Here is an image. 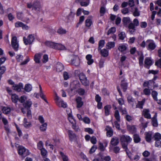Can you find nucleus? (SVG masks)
Here are the masks:
<instances>
[{
    "mask_svg": "<svg viewBox=\"0 0 161 161\" xmlns=\"http://www.w3.org/2000/svg\"><path fill=\"white\" fill-rule=\"evenodd\" d=\"M150 113V110L149 109H144L142 111V115L145 118L150 119L151 118V115Z\"/></svg>",
    "mask_w": 161,
    "mask_h": 161,
    "instance_id": "obj_9",
    "label": "nucleus"
},
{
    "mask_svg": "<svg viewBox=\"0 0 161 161\" xmlns=\"http://www.w3.org/2000/svg\"><path fill=\"white\" fill-rule=\"evenodd\" d=\"M120 140L121 142H126L128 143L131 141L132 139L128 136L123 135L121 137Z\"/></svg>",
    "mask_w": 161,
    "mask_h": 161,
    "instance_id": "obj_10",
    "label": "nucleus"
},
{
    "mask_svg": "<svg viewBox=\"0 0 161 161\" xmlns=\"http://www.w3.org/2000/svg\"><path fill=\"white\" fill-rule=\"evenodd\" d=\"M73 58L71 59V63L72 64L75 66H78L79 65L80 62L79 57L76 56H73Z\"/></svg>",
    "mask_w": 161,
    "mask_h": 161,
    "instance_id": "obj_7",
    "label": "nucleus"
},
{
    "mask_svg": "<svg viewBox=\"0 0 161 161\" xmlns=\"http://www.w3.org/2000/svg\"><path fill=\"white\" fill-rule=\"evenodd\" d=\"M35 40V38L34 36L32 34L29 35L26 38L25 37H23V41L25 45L31 44Z\"/></svg>",
    "mask_w": 161,
    "mask_h": 161,
    "instance_id": "obj_2",
    "label": "nucleus"
},
{
    "mask_svg": "<svg viewBox=\"0 0 161 161\" xmlns=\"http://www.w3.org/2000/svg\"><path fill=\"white\" fill-rule=\"evenodd\" d=\"M121 145L122 148L125 149V151L128 149L127 143H126L125 142H121Z\"/></svg>",
    "mask_w": 161,
    "mask_h": 161,
    "instance_id": "obj_51",
    "label": "nucleus"
},
{
    "mask_svg": "<svg viewBox=\"0 0 161 161\" xmlns=\"http://www.w3.org/2000/svg\"><path fill=\"white\" fill-rule=\"evenodd\" d=\"M32 104V103L31 101L27 100L25 101L23 104V106L26 109H29Z\"/></svg>",
    "mask_w": 161,
    "mask_h": 161,
    "instance_id": "obj_18",
    "label": "nucleus"
},
{
    "mask_svg": "<svg viewBox=\"0 0 161 161\" xmlns=\"http://www.w3.org/2000/svg\"><path fill=\"white\" fill-rule=\"evenodd\" d=\"M76 101L77 104V107L80 108L83 105V103L81 101V99L80 97H78L76 99Z\"/></svg>",
    "mask_w": 161,
    "mask_h": 161,
    "instance_id": "obj_34",
    "label": "nucleus"
},
{
    "mask_svg": "<svg viewBox=\"0 0 161 161\" xmlns=\"http://www.w3.org/2000/svg\"><path fill=\"white\" fill-rule=\"evenodd\" d=\"M125 36V33L124 32H122L119 34V38L121 40H123Z\"/></svg>",
    "mask_w": 161,
    "mask_h": 161,
    "instance_id": "obj_53",
    "label": "nucleus"
},
{
    "mask_svg": "<svg viewBox=\"0 0 161 161\" xmlns=\"http://www.w3.org/2000/svg\"><path fill=\"white\" fill-rule=\"evenodd\" d=\"M76 1L80 2L82 6H87L89 3V0H76Z\"/></svg>",
    "mask_w": 161,
    "mask_h": 161,
    "instance_id": "obj_19",
    "label": "nucleus"
},
{
    "mask_svg": "<svg viewBox=\"0 0 161 161\" xmlns=\"http://www.w3.org/2000/svg\"><path fill=\"white\" fill-rule=\"evenodd\" d=\"M32 8L36 11H39L41 8V5L40 2L38 1H35L33 4Z\"/></svg>",
    "mask_w": 161,
    "mask_h": 161,
    "instance_id": "obj_6",
    "label": "nucleus"
},
{
    "mask_svg": "<svg viewBox=\"0 0 161 161\" xmlns=\"http://www.w3.org/2000/svg\"><path fill=\"white\" fill-rule=\"evenodd\" d=\"M45 44L48 47L54 49L55 48L56 43L48 41L45 42Z\"/></svg>",
    "mask_w": 161,
    "mask_h": 161,
    "instance_id": "obj_23",
    "label": "nucleus"
},
{
    "mask_svg": "<svg viewBox=\"0 0 161 161\" xmlns=\"http://www.w3.org/2000/svg\"><path fill=\"white\" fill-rule=\"evenodd\" d=\"M15 25L16 27H22L23 29L26 30L28 29V26L24 25L22 22H17L15 24Z\"/></svg>",
    "mask_w": 161,
    "mask_h": 161,
    "instance_id": "obj_16",
    "label": "nucleus"
},
{
    "mask_svg": "<svg viewBox=\"0 0 161 161\" xmlns=\"http://www.w3.org/2000/svg\"><path fill=\"white\" fill-rule=\"evenodd\" d=\"M155 65L158 67L161 68V58L156 61Z\"/></svg>",
    "mask_w": 161,
    "mask_h": 161,
    "instance_id": "obj_61",
    "label": "nucleus"
},
{
    "mask_svg": "<svg viewBox=\"0 0 161 161\" xmlns=\"http://www.w3.org/2000/svg\"><path fill=\"white\" fill-rule=\"evenodd\" d=\"M68 134L70 140L71 141H73L75 138V135L73 133L72 131L69 130L68 131Z\"/></svg>",
    "mask_w": 161,
    "mask_h": 161,
    "instance_id": "obj_22",
    "label": "nucleus"
},
{
    "mask_svg": "<svg viewBox=\"0 0 161 161\" xmlns=\"http://www.w3.org/2000/svg\"><path fill=\"white\" fill-rule=\"evenodd\" d=\"M56 71L58 72H60L64 69V67L61 63L58 62L56 64Z\"/></svg>",
    "mask_w": 161,
    "mask_h": 161,
    "instance_id": "obj_13",
    "label": "nucleus"
},
{
    "mask_svg": "<svg viewBox=\"0 0 161 161\" xmlns=\"http://www.w3.org/2000/svg\"><path fill=\"white\" fill-rule=\"evenodd\" d=\"M47 124L46 123H43L40 127V129L42 131L46 130L47 127Z\"/></svg>",
    "mask_w": 161,
    "mask_h": 161,
    "instance_id": "obj_52",
    "label": "nucleus"
},
{
    "mask_svg": "<svg viewBox=\"0 0 161 161\" xmlns=\"http://www.w3.org/2000/svg\"><path fill=\"white\" fill-rule=\"evenodd\" d=\"M86 58L87 60V64L88 65H91L94 62L93 60L92 59V56L90 54H88L86 56Z\"/></svg>",
    "mask_w": 161,
    "mask_h": 161,
    "instance_id": "obj_25",
    "label": "nucleus"
},
{
    "mask_svg": "<svg viewBox=\"0 0 161 161\" xmlns=\"http://www.w3.org/2000/svg\"><path fill=\"white\" fill-rule=\"evenodd\" d=\"M105 43V41L103 40H101L99 41L98 43V51L100 50L101 48L103 47Z\"/></svg>",
    "mask_w": 161,
    "mask_h": 161,
    "instance_id": "obj_39",
    "label": "nucleus"
},
{
    "mask_svg": "<svg viewBox=\"0 0 161 161\" xmlns=\"http://www.w3.org/2000/svg\"><path fill=\"white\" fill-rule=\"evenodd\" d=\"M158 93L155 91H153L152 93V96L154 99L156 101H158L157 96L158 95Z\"/></svg>",
    "mask_w": 161,
    "mask_h": 161,
    "instance_id": "obj_48",
    "label": "nucleus"
},
{
    "mask_svg": "<svg viewBox=\"0 0 161 161\" xmlns=\"http://www.w3.org/2000/svg\"><path fill=\"white\" fill-rule=\"evenodd\" d=\"M116 31V28L114 27H111L109 29L107 32V35H109L110 34H113Z\"/></svg>",
    "mask_w": 161,
    "mask_h": 161,
    "instance_id": "obj_47",
    "label": "nucleus"
},
{
    "mask_svg": "<svg viewBox=\"0 0 161 161\" xmlns=\"http://www.w3.org/2000/svg\"><path fill=\"white\" fill-rule=\"evenodd\" d=\"M134 140L135 143H138L139 142L140 139L139 136L137 135H135L134 136Z\"/></svg>",
    "mask_w": 161,
    "mask_h": 161,
    "instance_id": "obj_54",
    "label": "nucleus"
},
{
    "mask_svg": "<svg viewBox=\"0 0 161 161\" xmlns=\"http://www.w3.org/2000/svg\"><path fill=\"white\" fill-rule=\"evenodd\" d=\"M2 111L3 113L5 114H8L11 111V109L7 107H4L2 108Z\"/></svg>",
    "mask_w": 161,
    "mask_h": 161,
    "instance_id": "obj_38",
    "label": "nucleus"
},
{
    "mask_svg": "<svg viewBox=\"0 0 161 161\" xmlns=\"http://www.w3.org/2000/svg\"><path fill=\"white\" fill-rule=\"evenodd\" d=\"M146 43L148 45L147 49L148 50H153L156 47V45L152 40H147L146 41Z\"/></svg>",
    "mask_w": 161,
    "mask_h": 161,
    "instance_id": "obj_5",
    "label": "nucleus"
},
{
    "mask_svg": "<svg viewBox=\"0 0 161 161\" xmlns=\"http://www.w3.org/2000/svg\"><path fill=\"white\" fill-rule=\"evenodd\" d=\"M152 133L151 132H149L146 133L145 138L147 142H150L152 139Z\"/></svg>",
    "mask_w": 161,
    "mask_h": 161,
    "instance_id": "obj_30",
    "label": "nucleus"
},
{
    "mask_svg": "<svg viewBox=\"0 0 161 161\" xmlns=\"http://www.w3.org/2000/svg\"><path fill=\"white\" fill-rule=\"evenodd\" d=\"M119 142V138L117 137H114L112 138L110 144L113 146H115L118 145Z\"/></svg>",
    "mask_w": 161,
    "mask_h": 161,
    "instance_id": "obj_12",
    "label": "nucleus"
},
{
    "mask_svg": "<svg viewBox=\"0 0 161 161\" xmlns=\"http://www.w3.org/2000/svg\"><path fill=\"white\" fill-rule=\"evenodd\" d=\"M133 24V26L134 27L137 26L139 25V22L138 20L137 19H135L133 20V22H131Z\"/></svg>",
    "mask_w": 161,
    "mask_h": 161,
    "instance_id": "obj_55",
    "label": "nucleus"
},
{
    "mask_svg": "<svg viewBox=\"0 0 161 161\" xmlns=\"http://www.w3.org/2000/svg\"><path fill=\"white\" fill-rule=\"evenodd\" d=\"M121 88L123 89L124 91H125L127 87L128 84L126 82H125V79H124L121 80Z\"/></svg>",
    "mask_w": 161,
    "mask_h": 161,
    "instance_id": "obj_27",
    "label": "nucleus"
},
{
    "mask_svg": "<svg viewBox=\"0 0 161 161\" xmlns=\"http://www.w3.org/2000/svg\"><path fill=\"white\" fill-rule=\"evenodd\" d=\"M127 101L128 103L132 106V107H133L134 106V104L136 103L134 98L130 95L128 96L127 97Z\"/></svg>",
    "mask_w": 161,
    "mask_h": 161,
    "instance_id": "obj_14",
    "label": "nucleus"
},
{
    "mask_svg": "<svg viewBox=\"0 0 161 161\" xmlns=\"http://www.w3.org/2000/svg\"><path fill=\"white\" fill-rule=\"evenodd\" d=\"M127 129L131 132H135L136 131V128L134 125H128L127 126Z\"/></svg>",
    "mask_w": 161,
    "mask_h": 161,
    "instance_id": "obj_36",
    "label": "nucleus"
},
{
    "mask_svg": "<svg viewBox=\"0 0 161 161\" xmlns=\"http://www.w3.org/2000/svg\"><path fill=\"white\" fill-rule=\"evenodd\" d=\"M145 101V99H144L142 101H138V103L136 105V108L142 109L143 108V106L144 104Z\"/></svg>",
    "mask_w": 161,
    "mask_h": 161,
    "instance_id": "obj_26",
    "label": "nucleus"
},
{
    "mask_svg": "<svg viewBox=\"0 0 161 161\" xmlns=\"http://www.w3.org/2000/svg\"><path fill=\"white\" fill-rule=\"evenodd\" d=\"M144 59V57L142 55H141L139 59V64L140 66L142 65L143 64V60Z\"/></svg>",
    "mask_w": 161,
    "mask_h": 161,
    "instance_id": "obj_63",
    "label": "nucleus"
},
{
    "mask_svg": "<svg viewBox=\"0 0 161 161\" xmlns=\"http://www.w3.org/2000/svg\"><path fill=\"white\" fill-rule=\"evenodd\" d=\"M42 55V54L40 53H37L35 54L34 57V60L36 63H40V59L41 58Z\"/></svg>",
    "mask_w": 161,
    "mask_h": 161,
    "instance_id": "obj_21",
    "label": "nucleus"
},
{
    "mask_svg": "<svg viewBox=\"0 0 161 161\" xmlns=\"http://www.w3.org/2000/svg\"><path fill=\"white\" fill-rule=\"evenodd\" d=\"M24 88L26 92H29L31 90L32 86L31 85L28 84L25 85Z\"/></svg>",
    "mask_w": 161,
    "mask_h": 161,
    "instance_id": "obj_40",
    "label": "nucleus"
},
{
    "mask_svg": "<svg viewBox=\"0 0 161 161\" xmlns=\"http://www.w3.org/2000/svg\"><path fill=\"white\" fill-rule=\"evenodd\" d=\"M111 107L108 105L105 106L104 108L105 113L106 115H108L109 114V109Z\"/></svg>",
    "mask_w": 161,
    "mask_h": 161,
    "instance_id": "obj_45",
    "label": "nucleus"
},
{
    "mask_svg": "<svg viewBox=\"0 0 161 161\" xmlns=\"http://www.w3.org/2000/svg\"><path fill=\"white\" fill-rule=\"evenodd\" d=\"M59 154L63 161H68V157L62 152H59Z\"/></svg>",
    "mask_w": 161,
    "mask_h": 161,
    "instance_id": "obj_33",
    "label": "nucleus"
},
{
    "mask_svg": "<svg viewBox=\"0 0 161 161\" xmlns=\"http://www.w3.org/2000/svg\"><path fill=\"white\" fill-rule=\"evenodd\" d=\"M66 32L65 30L62 28L59 29L57 31V32L59 34H65L66 33Z\"/></svg>",
    "mask_w": 161,
    "mask_h": 161,
    "instance_id": "obj_50",
    "label": "nucleus"
},
{
    "mask_svg": "<svg viewBox=\"0 0 161 161\" xmlns=\"http://www.w3.org/2000/svg\"><path fill=\"white\" fill-rule=\"evenodd\" d=\"M68 119L70 122L72 124V128H75V125L76 124V121L75 119L73 118V117L72 116H69Z\"/></svg>",
    "mask_w": 161,
    "mask_h": 161,
    "instance_id": "obj_28",
    "label": "nucleus"
},
{
    "mask_svg": "<svg viewBox=\"0 0 161 161\" xmlns=\"http://www.w3.org/2000/svg\"><path fill=\"white\" fill-rule=\"evenodd\" d=\"M105 61L104 59L103 58H101L100 59L99 63L98 65L100 68H103L104 66V63Z\"/></svg>",
    "mask_w": 161,
    "mask_h": 161,
    "instance_id": "obj_44",
    "label": "nucleus"
},
{
    "mask_svg": "<svg viewBox=\"0 0 161 161\" xmlns=\"http://www.w3.org/2000/svg\"><path fill=\"white\" fill-rule=\"evenodd\" d=\"M57 105L59 107H61L63 108H65L67 106V104L66 103L64 102L62 100H60L59 102H57Z\"/></svg>",
    "mask_w": 161,
    "mask_h": 161,
    "instance_id": "obj_24",
    "label": "nucleus"
},
{
    "mask_svg": "<svg viewBox=\"0 0 161 161\" xmlns=\"http://www.w3.org/2000/svg\"><path fill=\"white\" fill-rule=\"evenodd\" d=\"M119 109L121 113H122V114H127V112L125 107L123 108L122 107L119 106Z\"/></svg>",
    "mask_w": 161,
    "mask_h": 161,
    "instance_id": "obj_41",
    "label": "nucleus"
},
{
    "mask_svg": "<svg viewBox=\"0 0 161 161\" xmlns=\"http://www.w3.org/2000/svg\"><path fill=\"white\" fill-rule=\"evenodd\" d=\"M100 50V53L102 56L106 57L108 56V51L106 49L104 48Z\"/></svg>",
    "mask_w": 161,
    "mask_h": 161,
    "instance_id": "obj_20",
    "label": "nucleus"
},
{
    "mask_svg": "<svg viewBox=\"0 0 161 161\" xmlns=\"http://www.w3.org/2000/svg\"><path fill=\"white\" fill-rule=\"evenodd\" d=\"M128 28L130 33L131 34H133L136 31L135 27L133 26V24L132 23H130L128 25Z\"/></svg>",
    "mask_w": 161,
    "mask_h": 161,
    "instance_id": "obj_15",
    "label": "nucleus"
},
{
    "mask_svg": "<svg viewBox=\"0 0 161 161\" xmlns=\"http://www.w3.org/2000/svg\"><path fill=\"white\" fill-rule=\"evenodd\" d=\"M48 55L47 54H44L42 58V62L43 63H46L48 60Z\"/></svg>",
    "mask_w": 161,
    "mask_h": 161,
    "instance_id": "obj_60",
    "label": "nucleus"
},
{
    "mask_svg": "<svg viewBox=\"0 0 161 161\" xmlns=\"http://www.w3.org/2000/svg\"><path fill=\"white\" fill-rule=\"evenodd\" d=\"M157 114L156 113L152 119V125L154 127H157L158 125L157 120Z\"/></svg>",
    "mask_w": 161,
    "mask_h": 161,
    "instance_id": "obj_17",
    "label": "nucleus"
},
{
    "mask_svg": "<svg viewBox=\"0 0 161 161\" xmlns=\"http://www.w3.org/2000/svg\"><path fill=\"white\" fill-rule=\"evenodd\" d=\"M153 61L150 57H146L145 58L144 61V67L149 69L150 67L153 64Z\"/></svg>",
    "mask_w": 161,
    "mask_h": 161,
    "instance_id": "obj_4",
    "label": "nucleus"
},
{
    "mask_svg": "<svg viewBox=\"0 0 161 161\" xmlns=\"http://www.w3.org/2000/svg\"><path fill=\"white\" fill-rule=\"evenodd\" d=\"M63 76L64 80H67L69 78L70 75L68 72L65 71L64 72Z\"/></svg>",
    "mask_w": 161,
    "mask_h": 161,
    "instance_id": "obj_62",
    "label": "nucleus"
},
{
    "mask_svg": "<svg viewBox=\"0 0 161 161\" xmlns=\"http://www.w3.org/2000/svg\"><path fill=\"white\" fill-rule=\"evenodd\" d=\"M133 15L135 16H138L140 15V12L137 8H135Z\"/></svg>",
    "mask_w": 161,
    "mask_h": 161,
    "instance_id": "obj_58",
    "label": "nucleus"
},
{
    "mask_svg": "<svg viewBox=\"0 0 161 161\" xmlns=\"http://www.w3.org/2000/svg\"><path fill=\"white\" fill-rule=\"evenodd\" d=\"M154 139L156 140H160L161 139V135L158 133H156L154 136Z\"/></svg>",
    "mask_w": 161,
    "mask_h": 161,
    "instance_id": "obj_49",
    "label": "nucleus"
},
{
    "mask_svg": "<svg viewBox=\"0 0 161 161\" xmlns=\"http://www.w3.org/2000/svg\"><path fill=\"white\" fill-rule=\"evenodd\" d=\"M82 84L85 86H88L89 84V80H87V78L81 82Z\"/></svg>",
    "mask_w": 161,
    "mask_h": 161,
    "instance_id": "obj_57",
    "label": "nucleus"
},
{
    "mask_svg": "<svg viewBox=\"0 0 161 161\" xmlns=\"http://www.w3.org/2000/svg\"><path fill=\"white\" fill-rule=\"evenodd\" d=\"M23 85L20 83L18 84H14L13 86V89L18 92H20L23 88Z\"/></svg>",
    "mask_w": 161,
    "mask_h": 161,
    "instance_id": "obj_8",
    "label": "nucleus"
},
{
    "mask_svg": "<svg viewBox=\"0 0 161 161\" xmlns=\"http://www.w3.org/2000/svg\"><path fill=\"white\" fill-rule=\"evenodd\" d=\"M24 125L25 128H28L31 126V124L30 122L27 121L26 118H25L24 119Z\"/></svg>",
    "mask_w": 161,
    "mask_h": 161,
    "instance_id": "obj_32",
    "label": "nucleus"
},
{
    "mask_svg": "<svg viewBox=\"0 0 161 161\" xmlns=\"http://www.w3.org/2000/svg\"><path fill=\"white\" fill-rule=\"evenodd\" d=\"M18 153L19 155L22 156L24 157H25L29 154L28 150L21 146H19Z\"/></svg>",
    "mask_w": 161,
    "mask_h": 161,
    "instance_id": "obj_1",
    "label": "nucleus"
},
{
    "mask_svg": "<svg viewBox=\"0 0 161 161\" xmlns=\"http://www.w3.org/2000/svg\"><path fill=\"white\" fill-rule=\"evenodd\" d=\"M122 22L124 26L125 27L128 26V25L131 23L130 18L129 17H124L122 19Z\"/></svg>",
    "mask_w": 161,
    "mask_h": 161,
    "instance_id": "obj_11",
    "label": "nucleus"
},
{
    "mask_svg": "<svg viewBox=\"0 0 161 161\" xmlns=\"http://www.w3.org/2000/svg\"><path fill=\"white\" fill-rule=\"evenodd\" d=\"M11 45L15 51H18L19 45L16 36H14L12 38Z\"/></svg>",
    "mask_w": 161,
    "mask_h": 161,
    "instance_id": "obj_3",
    "label": "nucleus"
},
{
    "mask_svg": "<svg viewBox=\"0 0 161 161\" xmlns=\"http://www.w3.org/2000/svg\"><path fill=\"white\" fill-rule=\"evenodd\" d=\"M77 91L79 94L80 95H84L85 93L84 90L82 88H80L78 89Z\"/></svg>",
    "mask_w": 161,
    "mask_h": 161,
    "instance_id": "obj_64",
    "label": "nucleus"
},
{
    "mask_svg": "<svg viewBox=\"0 0 161 161\" xmlns=\"http://www.w3.org/2000/svg\"><path fill=\"white\" fill-rule=\"evenodd\" d=\"M79 77L81 82L86 78L85 75L83 73H81L80 74Z\"/></svg>",
    "mask_w": 161,
    "mask_h": 161,
    "instance_id": "obj_56",
    "label": "nucleus"
},
{
    "mask_svg": "<svg viewBox=\"0 0 161 161\" xmlns=\"http://www.w3.org/2000/svg\"><path fill=\"white\" fill-rule=\"evenodd\" d=\"M11 98L12 102L15 103H16L19 100L18 96L15 94L12 95Z\"/></svg>",
    "mask_w": 161,
    "mask_h": 161,
    "instance_id": "obj_35",
    "label": "nucleus"
},
{
    "mask_svg": "<svg viewBox=\"0 0 161 161\" xmlns=\"http://www.w3.org/2000/svg\"><path fill=\"white\" fill-rule=\"evenodd\" d=\"M37 148L40 150L42 149L43 148V142L42 141H40L37 143Z\"/></svg>",
    "mask_w": 161,
    "mask_h": 161,
    "instance_id": "obj_59",
    "label": "nucleus"
},
{
    "mask_svg": "<svg viewBox=\"0 0 161 161\" xmlns=\"http://www.w3.org/2000/svg\"><path fill=\"white\" fill-rule=\"evenodd\" d=\"M108 49L114 47L115 46V42H108L106 45Z\"/></svg>",
    "mask_w": 161,
    "mask_h": 161,
    "instance_id": "obj_37",
    "label": "nucleus"
},
{
    "mask_svg": "<svg viewBox=\"0 0 161 161\" xmlns=\"http://www.w3.org/2000/svg\"><path fill=\"white\" fill-rule=\"evenodd\" d=\"M92 24V20L91 19H87L85 21L86 26L89 27Z\"/></svg>",
    "mask_w": 161,
    "mask_h": 161,
    "instance_id": "obj_42",
    "label": "nucleus"
},
{
    "mask_svg": "<svg viewBox=\"0 0 161 161\" xmlns=\"http://www.w3.org/2000/svg\"><path fill=\"white\" fill-rule=\"evenodd\" d=\"M127 47L124 44H121L119 46L118 49L121 52L124 53Z\"/></svg>",
    "mask_w": 161,
    "mask_h": 161,
    "instance_id": "obj_29",
    "label": "nucleus"
},
{
    "mask_svg": "<svg viewBox=\"0 0 161 161\" xmlns=\"http://www.w3.org/2000/svg\"><path fill=\"white\" fill-rule=\"evenodd\" d=\"M6 70V68L5 66H2L0 67V78L2 77V75Z\"/></svg>",
    "mask_w": 161,
    "mask_h": 161,
    "instance_id": "obj_46",
    "label": "nucleus"
},
{
    "mask_svg": "<svg viewBox=\"0 0 161 161\" xmlns=\"http://www.w3.org/2000/svg\"><path fill=\"white\" fill-rule=\"evenodd\" d=\"M54 49L59 50H64L65 49V47L64 46L60 44L56 43Z\"/></svg>",
    "mask_w": 161,
    "mask_h": 161,
    "instance_id": "obj_31",
    "label": "nucleus"
},
{
    "mask_svg": "<svg viewBox=\"0 0 161 161\" xmlns=\"http://www.w3.org/2000/svg\"><path fill=\"white\" fill-rule=\"evenodd\" d=\"M114 116L118 121L119 122L120 121V116L119 112L118 110L115 111Z\"/></svg>",
    "mask_w": 161,
    "mask_h": 161,
    "instance_id": "obj_43",
    "label": "nucleus"
}]
</instances>
